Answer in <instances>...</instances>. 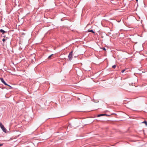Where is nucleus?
I'll use <instances>...</instances> for the list:
<instances>
[{
    "label": "nucleus",
    "instance_id": "obj_1",
    "mask_svg": "<svg viewBox=\"0 0 147 147\" xmlns=\"http://www.w3.org/2000/svg\"><path fill=\"white\" fill-rule=\"evenodd\" d=\"M73 51H71L69 53L68 56V58L69 59V61H71V60L72 59V58L73 56Z\"/></svg>",
    "mask_w": 147,
    "mask_h": 147
},
{
    "label": "nucleus",
    "instance_id": "obj_2",
    "mask_svg": "<svg viewBox=\"0 0 147 147\" xmlns=\"http://www.w3.org/2000/svg\"><path fill=\"white\" fill-rule=\"evenodd\" d=\"M0 127L2 129L3 132H5V133H6L7 130L1 122H0Z\"/></svg>",
    "mask_w": 147,
    "mask_h": 147
},
{
    "label": "nucleus",
    "instance_id": "obj_3",
    "mask_svg": "<svg viewBox=\"0 0 147 147\" xmlns=\"http://www.w3.org/2000/svg\"><path fill=\"white\" fill-rule=\"evenodd\" d=\"M0 80L1 82L3 83L5 85H7V84L6 83L3 78H0Z\"/></svg>",
    "mask_w": 147,
    "mask_h": 147
},
{
    "label": "nucleus",
    "instance_id": "obj_4",
    "mask_svg": "<svg viewBox=\"0 0 147 147\" xmlns=\"http://www.w3.org/2000/svg\"><path fill=\"white\" fill-rule=\"evenodd\" d=\"M0 32L1 33H2V35L3 34L5 33H7V32L5 31L3 29H0Z\"/></svg>",
    "mask_w": 147,
    "mask_h": 147
},
{
    "label": "nucleus",
    "instance_id": "obj_5",
    "mask_svg": "<svg viewBox=\"0 0 147 147\" xmlns=\"http://www.w3.org/2000/svg\"><path fill=\"white\" fill-rule=\"evenodd\" d=\"M88 32H91L94 34H95V32L92 30H88Z\"/></svg>",
    "mask_w": 147,
    "mask_h": 147
},
{
    "label": "nucleus",
    "instance_id": "obj_6",
    "mask_svg": "<svg viewBox=\"0 0 147 147\" xmlns=\"http://www.w3.org/2000/svg\"><path fill=\"white\" fill-rule=\"evenodd\" d=\"M53 55V54H52L51 55H50L49 56L48 58V59H51V57Z\"/></svg>",
    "mask_w": 147,
    "mask_h": 147
},
{
    "label": "nucleus",
    "instance_id": "obj_7",
    "mask_svg": "<svg viewBox=\"0 0 147 147\" xmlns=\"http://www.w3.org/2000/svg\"><path fill=\"white\" fill-rule=\"evenodd\" d=\"M6 85L8 86H9V88H7V89H13V88L11 86H10L9 85L7 84V85Z\"/></svg>",
    "mask_w": 147,
    "mask_h": 147
},
{
    "label": "nucleus",
    "instance_id": "obj_8",
    "mask_svg": "<svg viewBox=\"0 0 147 147\" xmlns=\"http://www.w3.org/2000/svg\"><path fill=\"white\" fill-rule=\"evenodd\" d=\"M104 115L103 114H99L97 115V117H100L101 116H104Z\"/></svg>",
    "mask_w": 147,
    "mask_h": 147
},
{
    "label": "nucleus",
    "instance_id": "obj_9",
    "mask_svg": "<svg viewBox=\"0 0 147 147\" xmlns=\"http://www.w3.org/2000/svg\"><path fill=\"white\" fill-rule=\"evenodd\" d=\"M142 123H144L146 125H147V121L145 120L143 122H142Z\"/></svg>",
    "mask_w": 147,
    "mask_h": 147
},
{
    "label": "nucleus",
    "instance_id": "obj_10",
    "mask_svg": "<svg viewBox=\"0 0 147 147\" xmlns=\"http://www.w3.org/2000/svg\"><path fill=\"white\" fill-rule=\"evenodd\" d=\"M3 37H4V38H6V40H7L9 38V37H6L5 35H3Z\"/></svg>",
    "mask_w": 147,
    "mask_h": 147
},
{
    "label": "nucleus",
    "instance_id": "obj_11",
    "mask_svg": "<svg viewBox=\"0 0 147 147\" xmlns=\"http://www.w3.org/2000/svg\"><path fill=\"white\" fill-rule=\"evenodd\" d=\"M6 38H3L2 39V41L3 42H4L6 40H7Z\"/></svg>",
    "mask_w": 147,
    "mask_h": 147
},
{
    "label": "nucleus",
    "instance_id": "obj_12",
    "mask_svg": "<svg viewBox=\"0 0 147 147\" xmlns=\"http://www.w3.org/2000/svg\"><path fill=\"white\" fill-rule=\"evenodd\" d=\"M116 67V65H114L112 66V67L113 68H115Z\"/></svg>",
    "mask_w": 147,
    "mask_h": 147
},
{
    "label": "nucleus",
    "instance_id": "obj_13",
    "mask_svg": "<svg viewBox=\"0 0 147 147\" xmlns=\"http://www.w3.org/2000/svg\"><path fill=\"white\" fill-rule=\"evenodd\" d=\"M125 70V69H123L122 70V71H121V72L122 73H123L124 71Z\"/></svg>",
    "mask_w": 147,
    "mask_h": 147
},
{
    "label": "nucleus",
    "instance_id": "obj_14",
    "mask_svg": "<svg viewBox=\"0 0 147 147\" xmlns=\"http://www.w3.org/2000/svg\"><path fill=\"white\" fill-rule=\"evenodd\" d=\"M102 49L104 50V51H106V49L105 47H103L102 48Z\"/></svg>",
    "mask_w": 147,
    "mask_h": 147
},
{
    "label": "nucleus",
    "instance_id": "obj_15",
    "mask_svg": "<svg viewBox=\"0 0 147 147\" xmlns=\"http://www.w3.org/2000/svg\"><path fill=\"white\" fill-rule=\"evenodd\" d=\"M3 144L0 143V146H3Z\"/></svg>",
    "mask_w": 147,
    "mask_h": 147
},
{
    "label": "nucleus",
    "instance_id": "obj_16",
    "mask_svg": "<svg viewBox=\"0 0 147 147\" xmlns=\"http://www.w3.org/2000/svg\"><path fill=\"white\" fill-rule=\"evenodd\" d=\"M104 116H108L109 115H107V114H104Z\"/></svg>",
    "mask_w": 147,
    "mask_h": 147
},
{
    "label": "nucleus",
    "instance_id": "obj_17",
    "mask_svg": "<svg viewBox=\"0 0 147 147\" xmlns=\"http://www.w3.org/2000/svg\"><path fill=\"white\" fill-rule=\"evenodd\" d=\"M136 0V1L137 2H138V0Z\"/></svg>",
    "mask_w": 147,
    "mask_h": 147
}]
</instances>
